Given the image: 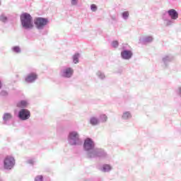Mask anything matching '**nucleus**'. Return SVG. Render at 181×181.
<instances>
[{"mask_svg": "<svg viewBox=\"0 0 181 181\" xmlns=\"http://www.w3.org/2000/svg\"><path fill=\"white\" fill-rule=\"evenodd\" d=\"M146 40V42H152V40H153V38H152V37H147Z\"/></svg>", "mask_w": 181, "mask_h": 181, "instance_id": "obj_24", "label": "nucleus"}, {"mask_svg": "<svg viewBox=\"0 0 181 181\" xmlns=\"http://www.w3.org/2000/svg\"><path fill=\"white\" fill-rule=\"evenodd\" d=\"M35 181H43V176L38 175L35 177Z\"/></svg>", "mask_w": 181, "mask_h": 181, "instance_id": "obj_23", "label": "nucleus"}, {"mask_svg": "<svg viewBox=\"0 0 181 181\" xmlns=\"http://www.w3.org/2000/svg\"><path fill=\"white\" fill-rule=\"evenodd\" d=\"M121 56L122 59H124L125 60H129V59H131V57H132V52L124 50L121 52Z\"/></svg>", "mask_w": 181, "mask_h": 181, "instance_id": "obj_6", "label": "nucleus"}, {"mask_svg": "<svg viewBox=\"0 0 181 181\" xmlns=\"http://www.w3.org/2000/svg\"><path fill=\"white\" fill-rule=\"evenodd\" d=\"M18 117L23 121H25V119H29V118H30V112L26 109H22L19 112Z\"/></svg>", "mask_w": 181, "mask_h": 181, "instance_id": "obj_4", "label": "nucleus"}, {"mask_svg": "<svg viewBox=\"0 0 181 181\" xmlns=\"http://www.w3.org/2000/svg\"><path fill=\"white\" fill-rule=\"evenodd\" d=\"M73 73H74V71L71 68H67L63 71V77L70 78L71 76H73Z\"/></svg>", "mask_w": 181, "mask_h": 181, "instance_id": "obj_8", "label": "nucleus"}, {"mask_svg": "<svg viewBox=\"0 0 181 181\" xmlns=\"http://www.w3.org/2000/svg\"><path fill=\"white\" fill-rule=\"evenodd\" d=\"M36 78H37V75H36V74H30L26 77L25 81L27 83H33Z\"/></svg>", "mask_w": 181, "mask_h": 181, "instance_id": "obj_9", "label": "nucleus"}, {"mask_svg": "<svg viewBox=\"0 0 181 181\" xmlns=\"http://www.w3.org/2000/svg\"><path fill=\"white\" fill-rule=\"evenodd\" d=\"M69 138L74 141H78V133L72 132L69 134Z\"/></svg>", "mask_w": 181, "mask_h": 181, "instance_id": "obj_10", "label": "nucleus"}, {"mask_svg": "<svg viewBox=\"0 0 181 181\" xmlns=\"http://www.w3.org/2000/svg\"><path fill=\"white\" fill-rule=\"evenodd\" d=\"M103 172H110V170L111 169V166L110 165H104L103 166Z\"/></svg>", "mask_w": 181, "mask_h": 181, "instance_id": "obj_15", "label": "nucleus"}, {"mask_svg": "<svg viewBox=\"0 0 181 181\" xmlns=\"http://www.w3.org/2000/svg\"><path fill=\"white\" fill-rule=\"evenodd\" d=\"M0 20L1 21V22H6L7 18L6 16L1 15L0 16Z\"/></svg>", "mask_w": 181, "mask_h": 181, "instance_id": "obj_21", "label": "nucleus"}, {"mask_svg": "<svg viewBox=\"0 0 181 181\" xmlns=\"http://www.w3.org/2000/svg\"><path fill=\"white\" fill-rule=\"evenodd\" d=\"M13 50L16 53H21V48H19V47H13Z\"/></svg>", "mask_w": 181, "mask_h": 181, "instance_id": "obj_18", "label": "nucleus"}, {"mask_svg": "<svg viewBox=\"0 0 181 181\" xmlns=\"http://www.w3.org/2000/svg\"><path fill=\"white\" fill-rule=\"evenodd\" d=\"M77 2H78V0H71L72 5H77Z\"/></svg>", "mask_w": 181, "mask_h": 181, "instance_id": "obj_25", "label": "nucleus"}, {"mask_svg": "<svg viewBox=\"0 0 181 181\" xmlns=\"http://www.w3.org/2000/svg\"><path fill=\"white\" fill-rule=\"evenodd\" d=\"M11 118H12V115H11L10 113H5L4 115L3 119L4 121H8V120L11 119Z\"/></svg>", "mask_w": 181, "mask_h": 181, "instance_id": "obj_13", "label": "nucleus"}, {"mask_svg": "<svg viewBox=\"0 0 181 181\" xmlns=\"http://www.w3.org/2000/svg\"><path fill=\"white\" fill-rule=\"evenodd\" d=\"M21 21L23 27L25 29H32V28H33V21L30 14L28 13L21 14Z\"/></svg>", "mask_w": 181, "mask_h": 181, "instance_id": "obj_1", "label": "nucleus"}, {"mask_svg": "<svg viewBox=\"0 0 181 181\" xmlns=\"http://www.w3.org/2000/svg\"><path fill=\"white\" fill-rule=\"evenodd\" d=\"M90 9L93 12H95V11H97V6L95 4H92L90 6Z\"/></svg>", "mask_w": 181, "mask_h": 181, "instance_id": "obj_19", "label": "nucleus"}, {"mask_svg": "<svg viewBox=\"0 0 181 181\" xmlns=\"http://www.w3.org/2000/svg\"><path fill=\"white\" fill-rule=\"evenodd\" d=\"M73 62L75 64L78 63V54H76L73 57Z\"/></svg>", "mask_w": 181, "mask_h": 181, "instance_id": "obj_17", "label": "nucleus"}, {"mask_svg": "<svg viewBox=\"0 0 181 181\" xmlns=\"http://www.w3.org/2000/svg\"><path fill=\"white\" fill-rule=\"evenodd\" d=\"M83 146L86 151H91V149H94V141L91 139L88 138L85 140Z\"/></svg>", "mask_w": 181, "mask_h": 181, "instance_id": "obj_5", "label": "nucleus"}, {"mask_svg": "<svg viewBox=\"0 0 181 181\" xmlns=\"http://www.w3.org/2000/svg\"><path fill=\"white\" fill-rule=\"evenodd\" d=\"M123 119H128V118H131V113L129 112H126L122 115Z\"/></svg>", "mask_w": 181, "mask_h": 181, "instance_id": "obj_14", "label": "nucleus"}, {"mask_svg": "<svg viewBox=\"0 0 181 181\" xmlns=\"http://www.w3.org/2000/svg\"><path fill=\"white\" fill-rule=\"evenodd\" d=\"M100 118L102 122H106V121L108 119V117L105 115H101Z\"/></svg>", "mask_w": 181, "mask_h": 181, "instance_id": "obj_16", "label": "nucleus"}, {"mask_svg": "<svg viewBox=\"0 0 181 181\" xmlns=\"http://www.w3.org/2000/svg\"><path fill=\"white\" fill-rule=\"evenodd\" d=\"M4 169L8 170L12 169L15 166V158L12 156H7L5 158L4 161Z\"/></svg>", "mask_w": 181, "mask_h": 181, "instance_id": "obj_2", "label": "nucleus"}, {"mask_svg": "<svg viewBox=\"0 0 181 181\" xmlns=\"http://www.w3.org/2000/svg\"><path fill=\"white\" fill-rule=\"evenodd\" d=\"M169 16H170L171 19L176 20L179 18V13L175 9H170L168 11Z\"/></svg>", "mask_w": 181, "mask_h": 181, "instance_id": "obj_7", "label": "nucleus"}, {"mask_svg": "<svg viewBox=\"0 0 181 181\" xmlns=\"http://www.w3.org/2000/svg\"><path fill=\"white\" fill-rule=\"evenodd\" d=\"M90 123L91 125H97V124H98V119H97V117H91Z\"/></svg>", "mask_w": 181, "mask_h": 181, "instance_id": "obj_12", "label": "nucleus"}, {"mask_svg": "<svg viewBox=\"0 0 181 181\" xmlns=\"http://www.w3.org/2000/svg\"><path fill=\"white\" fill-rule=\"evenodd\" d=\"M123 18H124V19H127V18H128V16H129V13H128V11H124L122 13Z\"/></svg>", "mask_w": 181, "mask_h": 181, "instance_id": "obj_20", "label": "nucleus"}, {"mask_svg": "<svg viewBox=\"0 0 181 181\" xmlns=\"http://www.w3.org/2000/svg\"><path fill=\"white\" fill-rule=\"evenodd\" d=\"M26 105H28V102L25 100H22L17 104V107H19V108H24Z\"/></svg>", "mask_w": 181, "mask_h": 181, "instance_id": "obj_11", "label": "nucleus"}, {"mask_svg": "<svg viewBox=\"0 0 181 181\" xmlns=\"http://www.w3.org/2000/svg\"><path fill=\"white\" fill-rule=\"evenodd\" d=\"M35 25L37 29H42L45 25H47V19L43 18H37L35 20Z\"/></svg>", "mask_w": 181, "mask_h": 181, "instance_id": "obj_3", "label": "nucleus"}, {"mask_svg": "<svg viewBox=\"0 0 181 181\" xmlns=\"http://www.w3.org/2000/svg\"><path fill=\"white\" fill-rule=\"evenodd\" d=\"M119 43L118 42V41H113L112 43V45L114 47H118Z\"/></svg>", "mask_w": 181, "mask_h": 181, "instance_id": "obj_22", "label": "nucleus"}]
</instances>
